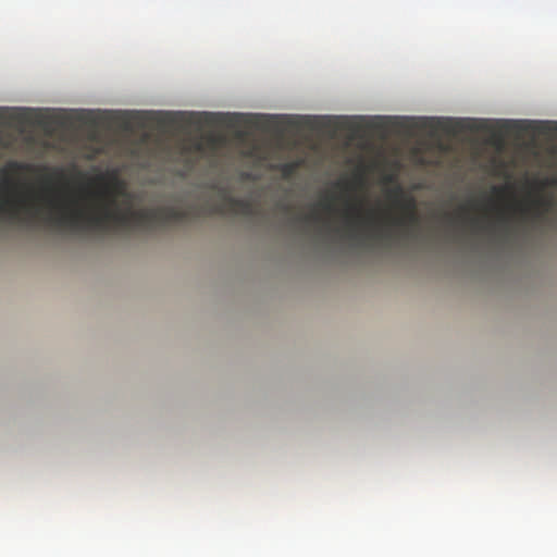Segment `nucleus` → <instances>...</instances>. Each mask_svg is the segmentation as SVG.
<instances>
[{"label": "nucleus", "instance_id": "obj_1", "mask_svg": "<svg viewBox=\"0 0 557 557\" xmlns=\"http://www.w3.org/2000/svg\"><path fill=\"white\" fill-rule=\"evenodd\" d=\"M53 211L47 220L54 226L76 233H110L119 230L153 228L173 223L185 222L190 218L188 209L178 207H158L150 209L120 210L113 198L97 210H86L75 201L69 203L54 199L49 201Z\"/></svg>", "mask_w": 557, "mask_h": 557}, {"label": "nucleus", "instance_id": "obj_2", "mask_svg": "<svg viewBox=\"0 0 557 557\" xmlns=\"http://www.w3.org/2000/svg\"><path fill=\"white\" fill-rule=\"evenodd\" d=\"M345 221L347 226V237L352 240H357L358 244L363 245L366 239H383L391 238L393 232L389 227H375L371 232L366 234L360 232V227L363 225H376V221L373 215L370 214L364 218L361 211V207L355 203H348L345 213Z\"/></svg>", "mask_w": 557, "mask_h": 557}, {"label": "nucleus", "instance_id": "obj_3", "mask_svg": "<svg viewBox=\"0 0 557 557\" xmlns=\"http://www.w3.org/2000/svg\"><path fill=\"white\" fill-rule=\"evenodd\" d=\"M410 128L424 132L430 137H437L441 133L456 135L463 129L465 122L460 120H444L434 117H423L418 120H411L408 125Z\"/></svg>", "mask_w": 557, "mask_h": 557}, {"label": "nucleus", "instance_id": "obj_4", "mask_svg": "<svg viewBox=\"0 0 557 557\" xmlns=\"http://www.w3.org/2000/svg\"><path fill=\"white\" fill-rule=\"evenodd\" d=\"M391 195L393 196L395 205L403 210V215L391 220V222L403 228L417 226L419 224V215L417 213L416 200L412 197L405 195L400 186H397Z\"/></svg>", "mask_w": 557, "mask_h": 557}, {"label": "nucleus", "instance_id": "obj_5", "mask_svg": "<svg viewBox=\"0 0 557 557\" xmlns=\"http://www.w3.org/2000/svg\"><path fill=\"white\" fill-rule=\"evenodd\" d=\"M506 131L516 133H531L533 135H545L557 137V122L550 121H507Z\"/></svg>", "mask_w": 557, "mask_h": 557}, {"label": "nucleus", "instance_id": "obj_6", "mask_svg": "<svg viewBox=\"0 0 557 557\" xmlns=\"http://www.w3.org/2000/svg\"><path fill=\"white\" fill-rule=\"evenodd\" d=\"M255 212L253 203L250 199L237 198L228 195H224L222 200L210 208V214H242L252 215Z\"/></svg>", "mask_w": 557, "mask_h": 557}, {"label": "nucleus", "instance_id": "obj_7", "mask_svg": "<svg viewBox=\"0 0 557 557\" xmlns=\"http://www.w3.org/2000/svg\"><path fill=\"white\" fill-rule=\"evenodd\" d=\"M22 209H32V203L24 197H5L0 200V213L10 220H20Z\"/></svg>", "mask_w": 557, "mask_h": 557}, {"label": "nucleus", "instance_id": "obj_8", "mask_svg": "<svg viewBox=\"0 0 557 557\" xmlns=\"http://www.w3.org/2000/svg\"><path fill=\"white\" fill-rule=\"evenodd\" d=\"M552 201L544 198H539L533 202L532 210L530 207L516 205L515 211H519L522 216L532 213L534 219H542L550 210Z\"/></svg>", "mask_w": 557, "mask_h": 557}, {"label": "nucleus", "instance_id": "obj_9", "mask_svg": "<svg viewBox=\"0 0 557 557\" xmlns=\"http://www.w3.org/2000/svg\"><path fill=\"white\" fill-rule=\"evenodd\" d=\"M334 195L327 194L322 201H320L317 206L322 208L324 211L332 213L335 210L334 207Z\"/></svg>", "mask_w": 557, "mask_h": 557}, {"label": "nucleus", "instance_id": "obj_10", "mask_svg": "<svg viewBox=\"0 0 557 557\" xmlns=\"http://www.w3.org/2000/svg\"><path fill=\"white\" fill-rule=\"evenodd\" d=\"M298 220L304 221V222H317L320 220V216L315 211H313L309 214L300 215L298 218Z\"/></svg>", "mask_w": 557, "mask_h": 557}, {"label": "nucleus", "instance_id": "obj_11", "mask_svg": "<svg viewBox=\"0 0 557 557\" xmlns=\"http://www.w3.org/2000/svg\"><path fill=\"white\" fill-rule=\"evenodd\" d=\"M2 186L7 189V190H11V191H16L17 190V185L15 183H13L11 180L9 178H5L3 182H2Z\"/></svg>", "mask_w": 557, "mask_h": 557}, {"label": "nucleus", "instance_id": "obj_12", "mask_svg": "<svg viewBox=\"0 0 557 557\" xmlns=\"http://www.w3.org/2000/svg\"><path fill=\"white\" fill-rule=\"evenodd\" d=\"M296 165L293 164V163H286L283 165V172L286 174V175H289L294 170H295Z\"/></svg>", "mask_w": 557, "mask_h": 557}, {"label": "nucleus", "instance_id": "obj_13", "mask_svg": "<svg viewBox=\"0 0 557 557\" xmlns=\"http://www.w3.org/2000/svg\"><path fill=\"white\" fill-rule=\"evenodd\" d=\"M159 122H160V124H169L170 122H172V117L166 116V117L160 120Z\"/></svg>", "mask_w": 557, "mask_h": 557}, {"label": "nucleus", "instance_id": "obj_14", "mask_svg": "<svg viewBox=\"0 0 557 557\" xmlns=\"http://www.w3.org/2000/svg\"><path fill=\"white\" fill-rule=\"evenodd\" d=\"M194 146H195V150H197V151H201V150H202V144H201V141H197V143H195V145H194Z\"/></svg>", "mask_w": 557, "mask_h": 557}, {"label": "nucleus", "instance_id": "obj_15", "mask_svg": "<svg viewBox=\"0 0 557 557\" xmlns=\"http://www.w3.org/2000/svg\"><path fill=\"white\" fill-rule=\"evenodd\" d=\"M14 119H16L18 122H23L25 120L23 114H21V113H18L16 116H14Z\"/></svg>", "mask_w": 557, "mask_h": 557}, {"label": "nucleus", "instance_id": "obj_16", "mask_svg": "<svg viewBox=\"0 0 557 557\" xmlns=\"http://www.w3.org/2000/svg\"><path fill=\"white\" fill-rule=\"evenodd\" d=\"M459 211H460V212H462V213H465V212H467V211H468V208H467V207H465V206H462V207H460V208H459Z\"/></svg>", "mask_w": 557, "mask_h": 557}, {"label": "nucleus", "instance_id": "obj_17", "mask_svg": "<svg viewBox=\"0 0 557 557\" xmlns=\"http://www.w3.org/2000/svg\"><path fill=\"white\" fill-rule=\"evenodd\" d=\"M499 218H500V220H502V221H506V220H507V218H506V216H505V214H503V213L500 214V216H499Z\"/></svg>", "mask_w": 557, "mask_h": 557}, {"label": "nucleus", "instance_id": "obj_18", "mask_svg": "<svg viewBox=\"0 0 557 557\" xmlns=\"http://www.w3.org/2000/svg\"><path fill=\"white\" fill-rule=\"evenodd\" d=\"M478 222H479V221H478L476 219H472V220H471V223H472L473 225H476V224H478Z\"/></svg>", "mask_w": 557, "mask_h": 557}, {"label": "nucleus", "instance_id": "obj_19", "mask_svg": "<svg viewBox=\"0 0 557 557\" xmlns=\"http://www.w3.org/2000/svg\"><path fill=\"white\" fill-rule=\"evenodd\" d=\"M494 190H495L496 193H500V191H503V189H500V188H495Z\"/></svg>", "mask_w": 557, "mask_h": 557}]
</instances>
